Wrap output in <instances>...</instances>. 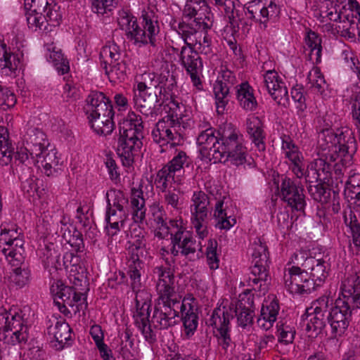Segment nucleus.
Wrapping results in <instances>:
<instances>
[{
    "instance_id": "37998d69",
    "label": "nucleus",
    "mask_w": 360,
    "mask_h": 360,
    "mask_svg": "<svg viewBox=\"0 0 360 360\" xmlns=\"http://www.w3.org/2000/svg\"><path fill=\"white\" fill-rule=\"evenodd\" d=\"M189 309L183 316V322L186 335L193 334L198 326V314L194 311L193 307L188 303Z\"/></svg>"
},
{
    "instance_id": "69168bd1",
    "label": "nucleus",
    "mask_w": 360,
    "mask_h": 360,
    "mask_svg": "<svg viewBox=\"0 0 360 360\" xmlns=\"http://www.w3.org/2000/svg\"><path fill=\"white\" fill-rule=\"evenodd\" d=\"M146 122L143 115H139L134 112H129L127 117L122 123H128V127L137 129L138 130H143V124Z\"/></svg>"
},
{
    "instance_id": "c85d7f7f",
    "label": "nucleus",
    "mask_w": 360,
    "mask_h": 360,
    "mask_svg": "<svg viewBox=\"0 0 360 360\" xmlns=\"http://www.w3.org/2000/svg\"><path fill=\"white\" fill-rule=\"evenodd\" d=\"M226 198L224 197L223 200H218L215 205L214 217L218 219L216 226L220 229H229L236 223L235 218L231 219V215H229L227 211V202H225Z\"/></svg>"
},
{
    "instance_id": "8fccbe9b",
    "label": "nucleus",
    "mask_w": 360,
    "mask_h": 360,
    "mask_svg": "<svg viewBox=\"0 0 360 360\" xmlns=\"http://www.w3.org/2000/svg\"><path fill=\"white\" fill-rule=\"evenodd\" d=\"M265 86L269 92L280 88L285 84L279 79L278 73L275 70H269L264 77Z\"/></svg>"
},
{
    "instance_id": "4be33fe9",
    "label": "nucleus",
    "mask_w": 360,
    "mask_h": 360,
    "mask_svg": "<svg viewBox=\"0 0 360 360\" xmlns=\"http://www.w3.org/2000/svg\"><path fill=\"white\" fill-rule=\"evenodd\" d=\"M157 269L159 280L157 283L156 288L160 295V299L164 300L165 298H169V297H172L174 294V276L169 268H163L161 266L158 267Z\"/></svg>"
},
{
    "instance_id": "0eeeda50",
    "label": "nucleus",
    "mask_w": 360,
    "mask_h": 360,
    "mask_svg": "<svg viewBox=\"0 0 360 360\" xmlns=\"http://www.w3.org/2000/svg\"><path fill=\"white\" fill-rule=\"evenodd\" d=\"M252 263L254 264L250 267L248 285L255 290L263 291L264 294L267 291L266 282L269 278V253L267 246L261 241L255 244Z\"/></svg>"
},
{
    "instance_id": "79ce46f5",
    "label": "nucleus",
    "mask_w": 360,
    "mask_h": 360,
    "mask_svg": "<svg viewBox=\"0 0 360 360\" xmlns=\"http://www.w3.org/2000/svg\"><path fill=\"white\" fill-rule=\"evenodd\" d=\"M48 25L51 26H57L60 24L62 20V13L60 12V7L55 2L49 4V6L43 12Z\"/></svg>"
},
{
    "instance_id": "b1692460",
    "label": "nucleus",
    "mask_w": 360,
    "mask_h": 360,
    "mask_svg": "<svg viewBox=\"0 0 360 360\" xmlns=\"http://www.w3.org/2000/svg\"><path fill=\"white\" fill-rule=\"evenodd\" d=\"M236 96L240 106L248 111H252L257 105V100L253 94V89L248 82L236 86Z\"/></svg>"
},
{
    "instance_id": "13d9d810",
    "label": "nucleus",
    "mask_w": 360,
    "mask_h": 360,
    "mask_svg": "<svg viewBox=\"0 0 360 360\" xmlns=\"http://www.w3.org/2000/svg\"><path fill=\"white\" fill-rule=\"evenodd\" d=\"M131 241L129 243H131V245L129 247V249L131 250V259L133 261V263L136 265V263L139 264L141 263V260L139 259V256L138 253H134V250L139 252L141 250L146 247L144 236H140L136 238H131Z\"/></svg>"
},
{
    "instance_id": "4468645a",
    "label": "nucleus",
    "mask_w": 360,
    "mask_h": 360,
    "mask_svg": "<svg viewBox=\"0 0 360 360\" xmlns=\"http://www.w3.org/2000/svg\"><path fill=\"white\" fill-rule=\"evenodd\" d=\"M160 95L161 89L156 87L154 90H148V92L143 94V96H134V105L146 122H153L156 120L158 117L156 105L160 101Z\"/></svg>"
},
{
    "instance_id": "a211bd4d",
    "label": "nucleus",
    "mask_w": 360,
    "mask_h": 360,
    "mask_svg": "<svg viewBox=\"0 0 360 360\" xmlns=\"http://www.w3.org/2000/svg\"><path fill=\"white\" fill-rule=\"evenodd\" d=\"M87 117H98L99 115L110 114L114 116L112 104L109 98L99 91H91L86 98L85 107Z\"/></svg>"
},
{
    "instance_id": "7c9ffc66",
    "label": "nucleus",
    "mask_w": 360,
    "mask_h": 360,
    "mask_svg": "<svg viewBox=\"0 0 360 360\" xmlns=\"http://www.w3.org/2000/svg\"><path fill=\"white\" fill-rule=\"evenodd\" d=\"M20 63L17 56L11 51V49L3 41H0V72L8 69L14 72Z\"/></svg>"
},
{
    "instance_id": "f704fd0d",
    "label": "nucleus",
    "mask_w": 360,
    "mask_h": 360,
    "mask_svg": "<svg viewBox=\"0 0 360 360\" xmlns=\"http://www.w3.org/2000/svg\"><path fill=\"white\" fill-rule=\"evenodd\" d=\"M9 279L11 283L18 288L26 285L30 280L31 271L30 264L21 265V266L12 267Z\"/></svg>"
},
{
    "instance_id": "bb28decb",
    "label": "nucleus",
    "mask_w": 360,
    "mask_h": 360,
    "mask_svg": "<svg viewBox=\"0 0 360 360\" xmlns=\"http://www.w3.org/2000/svg\"><path fill=\"white\" fill-rule=\"evenodd\" d=\"M279 310L278 301L274 299L269 305H263L261 309V314L257 319L258 326L268 330L272 326V323L276 320Z\"/></svg>"
},
{
    "instance_id": "423d86ee",
    "label": "nucleus",
    "mask_w": 360,
    "mask_h": 360,
    "mask_svg": "<svg viewBox=\"0 0 360 360\" xmlns=\"http://www.w3.org/2000/svg\"><path fill=\"white\" fill-rule=\"evenodd\" d=\"M155 8H148L142 13L143 29L137 24L136 20H133L130 27L126 31L128 39H134L136 43L143 44H150L153 46L156 45V37L160 32L159 17L156 13Z\"/></svg>"
},
{
    "instance_id": "2eb2a0df",
    "label": "nucleus",
    "mask_w": 360,
    "mask_h": 360,
    "mask_svg": "<svg viewBox=\"0 0 360 360\" xmlns=\"http://www.w3.org/2000/svg\"><path fill=\"white\" fill-rule=\"evenodd\" d=\"M21 313L0 309V330L2 329L4 333L11 331L16 338L20 335L26 338L31 335L30 328L25 323Z\"/></svg>"
},
{
    "instance_id": "774afa93",
    "label": "nucleus",
    "mask_w": 360,
    "mask_h": 360,
    "mask_svg": "<svg viewBox=\"0 0 360 360\" xmlns=\"http://www.w3.org/2000/svg\"><path fill=\"white\" fill-rule=\"evenodd\" d=\"M16 103V98L8 88L0 89V104L5 105L8 108L13 107Z\"/></svg>"
},
{
    "instance_id": "680f3d73",
    "label": "nucleus",
    "mask_w": 360,
    "mask_h": 360,
    "mask_svg": "<svg viewBox=\"0 0 360 360\" xmlns=\"http://www.w3.org/2000/svg\"><path fill=\"white\" fill-rule=\"evenodd\" d=\"M49 335L53 338H70L71 328L66 323H57L54 327L49 328Z\"/></svg>"
},
{
    "instance_id": "7ed1b4c3",
    "label": "nucleus",
    "mask_w": 360,
    "mask_h": 360,
    "mask_svg": "<svg viewBox=\"0 0 360 360\" xmlns=\"http://www.w3.org/2000/svg\"><path fill=\"white\" fill-rule=\"evenodd\" d=\"M323 134L331 142L328 146L330 160L335 162L340 158L343 165L350 164L356 151L357 143L353 131L348 127L338 129L335 133L327 130Z\"/></svg>"
},
{
    "instance_id": "de8ad7c7",
    "label": "nucleus",
    "mask_w": 360,
    "mask_h": 360,
    "mask_svg": "<svg viewBox=\"0 0 360 360\" xmlns=\"http://www.w3.org/2000/svg\"><path fill=\"white\" fill-rule=\"evenodd\" d=\"M345 222L349 225L353 236V242L356 246H360V224L354 214L350 211L349 219L345 215L344 217Z\"/></svg>"
},
{
    "instance_id": "a19ab883",
    "label": "nucleus",
    "mask_w": 360,
    "mask_h": 360,
    "mask_svg": "<svg viewBox=\"0 0 360 360\" xmlns=\"http://www.w3.org/2000/svg\"><path fill=\"white\" fill-rule=\"evenodd\" d=\"M27 21L30 28L34 31L37 30H46L48 23L43 13H38L32 12L31 11H27Z\"/></svg>"
},
{
    "instance_id": "c03bdc74",
    "label": "nucleus",
    "mask_w": 360,
    "mask_h": 360,
    "mask_svg": "<svg viewBox=\"0 0 360 360\" xmlns=\"http://www.w3.org/2000/svg\"><path fill=\"white\" fill-rule=\"evenodd\" d=\"M127 218V216H122L120 218L119 212L115 211L114 210H110L106 212V221L110 225L111 229H113L114 231L110 233L108 231V233L111 235H115L120 230V224L121 226H123L124 221Z\"/></svg>"
},
{
    "instance_id": "ddd939ff",
    "label": "nucleus",
    "mask_w": 360,
    "mask_h": 360,
    "mask_svg": "<svg viewBox=\"0 0 360 360\" xmlns=\"http://www.w3.org/2000/svg\"><path fill=\"white\" fill-rule=\"evenodd\" d=\"M136 313L134 315L135 324L145 338H151L150 325V295L145 290H138L136 293Z\"/></svg>"
},
{
    "instance_id": "58836bf2",
    "label": "nucleus",
    "mask_w": 360,
    "mask_h": 360,
    "mask_svg": "<svg viewBox=\"0 0 360 360\" xmlns=\"http://www.w3.org/2000/svg\"><path fill=\"white\" fill-rule=\"evenodd\" d=\"M323 182L316 185H309L308 191L314 200L321 204L327 203L330 198V189L324 186Z\"/></svg>"
},
{
    "instance_id": "2f4dec72",
    "label": "nucleus",
    "mask_w": 360,
    "mask_h": 360,
    "mask_svg": "<svg viewBox=\"0 0 360 360\" xmlns=\"http://www.w3.org/2000/svg\"><path fill=\"white\" fill-rule=\"evenodd\" d=\"M170 104L168 115L163 118L168 121H173L174 125H179L181 130L186 129L188 122H186L187 120H185L186 117L184 115L186 112L185 106L175 101H172Z\"/></svg>"
},
{
    "instance_id": "1a4fd4ad",
    "label": "nucleus",
    "mask_w": 360,
    "mask_h": 360,
    "mask_svg": "<svg viewBox=\"0 0 360 360\" xmlns=\"http://www.w3.org/2000/svg\"><path fill=\"white\" fill-rule=\"evenodd\" d=\"M335 306V302L328 296H321L314 300L310 307L307 308L308 315H314V322L310 319L311 323H307L306 330L309 332L313 330L315 334L307 335V338H316L329 319V314Z\"/></svg>"
},
{
    "instance_id": "ea45409f",
    "label": "nucleus",
    "mask_w": 360,
    "mask_h": 360,
    "mask_svg": "<svg viewBox=\"0 0 360 360\" xmlns=\"http://www.w3.org/2000/svg\"><path fill=\"white\" fill-rule=\"evenodd\" d=\"M26 147L46 145L45 134L39 129L30 127L24 136Z\"/></svg>"
},
{
    "instance_id": "9d476101",
    "label": "nucleus",
    "mask_w": 360,
    "mask_h": 360,
    "mask_svg": "<svg viewBox=\"0 0 360 360\" xmlns=\"http://www.w3.org/2000/svg\"><path fill=\"white\" fill-rule=\"evenodd\" d=\"M283 279L285 286L290 293L308 294L314 290V283L310 280L309 272L298 266L289 268Z\"/></svg>"
},
{
    "instance_id": "20e7f679",
    "label": "nucleus",
    "mask_w": 360,
    "mask_h": 360,
    "mask_svg": "<svg viewBox=\"0 0 360 360\" xmlns=\"http://www.w3.org/2000/svg\"><path fill=\"white\" fill-rule=\"evenodd\" d=\"M219 143L213 154V162H226L239 166L245 162L246 148L238 139V134L231 128L217 131Z\"/></svg>"
},
{
    "instance_id": "6e6552de",
    "label": "nucleus",
    "mask_w": 360,
    "mask_h": 360,
    "mask_svg": "<svg viewBox=\"0 0 360 360\" xmlns=\"http://www.w3.org/2000/svg\"><path fill=\"white\" fill-rule=\"evenodd\" d=\"M128 123L120 124V136L117 153L125 167L131 166L134 160L135 153L141 148L143 137V131L128 127Z\"/></svg>"
},
{
    "instance_id": "f8f14e48",
    "label": "nucleus",
    "mask_w": 360,
    "mask_h": 360,
    "mask_svg": "<svg viewBox=\"0 0 360 360\" xmlns=\"http://www.w3.org/2000/svg\"><path fill=\"white\" fill-rule=\"evenodd\" d=\"M173 121L162 118L155 125L152 131L153 139L158 143L165 145L171 143L172 146L181 144L183 141V130L179 126H174Z\"/></svg>"
},
{
    "instance_id": "e2e57ef3",
    "label": "nucleus",
    "mask_w": 360,
    "mask_h": 360,
    "mask_svg": "<svg viewBox=\"0 0 360 360\" xmlns=\"http://www.w3.org/2000/svg\"><path fill=\"white\" fill-rule=\"evenodd\" d=\"M49 59L58 70L62 71V74H65L69 70V67L65 64L63 54L60 50L56 51L53 48L49 54Z\"/></svg>"
},
{
    "instance_id": "6ab92c4d",
    "label": "nucleus",
    "mask_w": 360,
    "mask_h": 360,
    "mask_svg": "<svg viewBox=\"0 0 360 360\" xmlns=\"http://www.w3.org/2000/svg\"><path fill=\"white\" fill-rule=\"evenodd\" d=\"M233 318L225 308H216L208 320L207 325L216 338H226L229 330L230 320Z\"/></svg>"
},
{
    "instance_id": "49530a36",
    "label": "nucleus",
    "mask_w": 360,
    "mask_h": 360,
    "mask_svg": "<svg viewBox=\"0 0 360 360\" xmlns=\"http://www.w3.org/2000/svg\"><path fill=\"white\" fill-rule=\"evenodd\" d=\"M217 242L215 240H210L206 250L207 264L211 269L219 268V259L217 254Z\"/></svg>"
},
{
    "instance_id": "aec40b11",
    "label": "nucleus",
    "mask_w": 360,
    "mask_h": 360,
    "mask_svg": "<svg viewBox=\"0 0 360 360\" xmlns=\"http://www.w3.org/2000/svg\"><path fill=\"white\" fill-rule=\"evenodd\" d=\"M240 300L236 304L234 312L238 319V324L243 327L252 323L253 319L254 295L245 292L240 295Z\"/></svg>"
},
{
    "instance_id": "09e8293b",
    "label": "nucleus",
    "mask_w": 360,
    "mask_h": 360,
    "mask_svg": "<svg viewBox=\"0 0 360 360\" xmlns=\"http://www.w3.org/2000/svg\"><path fill=\"white\" fill-rule=\"evenodd\" d=\"M345 193L349 198L360 193V174L349 175L345 184Z\"/></svg>"
},
{
    "instance_id": "c9c22d12",
    "label": "nucleus",
    "mask_w": 360,
    "mask_h": 360,
    "mask_svg": "<svg viewBox=\"0 0 360 360\" xmlns=\"http://www.w3.org/2000/svg\"><path fill=\"white\" fill-rule=\"evenodd\" d=\"M101 65L105 68L109 63H115L120 58V49L115 43H109L105 45L101 52Z\"/></svg>"
},
{
    "instance_id": "72a5a7b5",
    "label": "nucleus",
    "mask_w": 360,
    "mask_h": 360,
    "mask_svg": "<svg viewBox=\"0 0 360 360\" xmlns=\"http://www.w3.org/2000/svg\"><path fill=\"white\" fill-rule=\"evenodd\" d=\"M230 86L223 80H217L214 85V93L216 98L217 111L218 114H223L228 103L226 99L229 94Z\"/></svg>"
},
{
    "instance_id": "864d4df0",
    "label": "nucleus",
    "mask_w": 360,
    "mask_h": 360,
    "mask_svg": "<svg viewBox=\"0 0 360 360\" xmlns=\"http://www.w3.org/2000/svg\"><path fill=\"white\" fill-rule=\"evenodd\" d=\"M176 84L175 77L173 75H171L169 70H164L158 77V83L155 86V88L158 87L159 89H168L172 90L174 86Z\"/></svg>"
},
{
    "instance_id": "3c124183",
    "label": "nucleus",
    "mask_w": 360,
    "mask_h": 360,
    "mask_svg": "<svg viewBox=\"0 0 360 360\" xmlns=\"http://www.w3.org/2000/svg\"><path fill=\"white\" fill-rule=\"evenodd\" d=\"M307 45L311 49V51H316V62H319L321 56V39L319 35L312 31L308 32L306 39Z\"/></svg>"
},
{
    "instance_id": "393cba45",
    "label": "nucleus",
    "mask_w": 360,
    "mask_h": 360,
    "mask_svg": "<svg viewBox=\"0 0 360 360\" xmlns=\"http://www.w3.org/2000/svg\"><path fill=\"white\" fill-rule=\"evenodd\" d=\"M197 143L201 146V151L206 153L210 158V160H213V154L214 150L216 153L217 144L219 143V136H217L214 135V131L212 128H209L202 131L197 139Z\"/></svg>"
},
{
    "instance_id": "cd10ccee",
    "label": "nucleus",
    "mask_w": 360,
    "mask_h": 360,
    "mask_svg": "<svg viewBox=\"0 0 360 360\" xmlns=\"http://www.w3.org/2000/svg\"><path fill=\"white\" fill-rule=\"evenodd\" d=\"M131 205L133 209V219L136 223H142L146 217L145 199L141 189L132 188L131 190Z\"/></svg>"
},
{
    "instance_id": "412c9836",
    "label": "nucleus",
    "mask_w": 360,
    "mask_h": 360,
    "mask_svg": "<svg viewBox=\"0 0 360 360\" xmlns=\"http://www.w3.org/2000/svg\"><path fill=\"white\" fill-rule=\"evenodd\" d=\"M305 270L310 271L309 277L314 283V287L319 286L327 277L326 262L323 259L307 258L303 264Z\"/></svg>"
},
{
    "instance_id": "bf43d9fd",
    "label": "nucleus",
    "mask_w": 360,
    "mask_h": 360,
    "mask_svg": "<svg viewBox=\"0 0 360 360\" xmlns=\"http://www.w3.org/2000/svg\"><path fill=\"white\" fill-rule=\"evenodd\" d=\"M42 156L43 160H41V165L45 169L46 173L48 176L50 175L48 171L51 172V168L57 167L59 163V160L56 157V153L53 150L46 151Z\"/></svg>"
},
{
    "instance_id": "f3484780",
    "label": "nucleus",
    "mask_w": 360,
    "mask_h": 360,
    "mask_svg": "<svg viewBox=\"0 0 360 360\" xmlns=\"http://www.w3.org/2000/svg\"><path fill=\"white\" fill-rule=\"evenodd\" d=\"M302 186L289 178L283 179L281 184V196L292 209L303 211L305 205V196Z\"/></svg>"
},
{
    "instance_id": "a878e982",
    "label": "nucleus",
    "mask_w": 360,
    "mask_h": 360,
    "mask_svg": "<svg viewBox=\"0 0 360 360\" xmlns=\"http://www.w3.org/2000/svg\"><path fill=\"white\" fill-rule=\"evenodd\" d=\"M197 143L201 146V151L206 153L210 158V160H213V154L214 150L216 153L217 144L219 143V136H217L214 135V131L212 128H209L202 131L197 139Z\"/></svg>"
},
{
    "instance_id": "f03ea898",
    "label": "nucleus",
    "mask_w": 360,
    "mask_h": 360,
    "mask_svg": "<svg viewBox=\"0 0 360 360\" xmlns=\"http://www.w3.org/2000/svg\"><path fill=\"white\" fill-rule=\"evenodd\" d=\"M209 7L205 0H187L183 11L184 18L192 19L191 22H182L179 24V30L182 33V38L188 46L193 44L198 41L195 37L200 29H210L212 25L207 14Z\"/></svg>"
},
{
    "instance_id": "473e14b6",
    "label": "nucleus",
    "mask_w": 360,
    "mask_h": 360,
    "mask_svg": "<svg viewBox=\"0 0 360 360\" xmlns=\"http://www.w3.org/2000/svg\"><path fill=\"white\" fill-rule=\"evenodd\" d=\"M108 196V194H107ZM107 210H114L119 212L120 218L122 216H127L126 207L128 205V198L121 191H113L111 194V198L108 197Z\"/></svg>"
},
{
    "instance_id": "39448f33",
    "label": "nucleus",
    "mask_w": 360,
    "mask_h": 360,
    "mask_svg": "<svg viewBox=\"0 0 360 360\" xmlns=\"http://www.w3.org/2000/svg\"><path fill=\"white\" fill-rule=\"evenodd\" d=\"M50 290L53 296L55 304L65 314L67 311L70 312L68 308H70L75 314L87 308L86 297L82 298L84 294L77 292L74 287L65 285L60 280H54Z\"/></svg>"
},
{
    "instance_id": "0e129e2a",
    "label": "nucleus",
    "mask_w": 360,
    "mask_h": 360,
    "mask_svg": "<svg viewBox=\"0 0 360 360\" xmlns=\"http://www.w3.org/2000/svg\"><path fill=\"white\" fill-rule=\"evenodd\" d=\"M160 305L158 303V305L155 306L153 316L152 317V322L154 323H157L160 328H167L168 326L171 325V320L169 316L165 314L162 311H160L159 306Z\"/></svg>"
},
{
    "instance_id": "a18cd8bd",
    "label": "nucleus",
    "mask_w": 360,
    "mask_h": 360,
    "mask_svg": "<svg viewBox=\"0 0 360 360\" xmlns=\"http://www.w3.org/2000/svg\"><path fill=\"white\" fill-rule=\"evenodd\" d=\"M13 155L11 143L4 136L0 137V165H7L12 160Z\"/></svg>"
},
{
    "instance_id": "e433bc0d",
    "label": "nucleus",
    "mask_w": 360,
    "mask_h": 360,
    "mask_svg": "<svg viewBox=\"0 0 360 360\" xmlns=\"http://www.w3.org/2000/svg\"><path fill=\"white\" fill-rule=\"evenodd\" d=\"M324 156L325 158H321L313 162V167L318 170L317 172L320 174V177L323 183L330 181L332 170L334 167V165L331 164L333 162L330 160L329 152L324 154Z\"/></svg>"
},
{
    "instance_id": "5701e85b",
    "label": "nucleus",
    "mask_w": 360,
    "mask_h": 360,
    "mask_svg": "<svg viewBox=\"0 0 360 360\" xmlns=\"http://www.w3.org/2000/svg\"><path fill=\"white\" fill-rule=\"evenodd\" d=\"M247 131L257 149L259 151H264L265 150L264 141L265 135L263 123L258 117H252L247 120Z\"/></svg>"
},
{
    "instance_id": "c756f323",
    "label": "nucleus",
    "mask_w": 360,
    "mask_h": 360,
    "mask_svg": "<svg viewBox=\"0 0 360 360\" xmlns=\"http://www.w3.org/2000/svg\"><path fill=\"white\" fill-rule=\"evenodd\" d=\"M110 114L99 115L98 117H88L91 128L98 134L108 135L112 133L114 129V122Z\"/></svg>"
},
{
    "instance_id": "5fc2aeb1",
    "label": "nucleus",
    "mask_w": 360,
    "mask_h": 360,
    "mask_svg": "<svg viewBox=\"0 0 360 360\" xmlns=\"http://www.w3.org/2000/svg\"><path fill=\"white\" fill-rule=\"evenodd\" d=\"M179 248H181L180 253L186 257H189L190 255H193L196 252V243L195 240L190 236H184L179 242Z\"/></svg>"
},
{
    "instance_id": "6e6d98bb",
    "label": "nucleus",
    "mask_w": 360,
    "mask_h": 360,
    "mask_svg": "<svg viewBox=\"0 0 360 360\" xmlns=\"http://www.w3.org/2000/svg\"><path fill=\"white\" fill-rule=\"evenodd\" d=\"M272 98L280 105L288 107L290 104L289 95L288 93L287 87L284 84L280 88L274 89L269 92Z\"/></svg>"
},
{
    "instance_id": "4c0bfd02",
    "label": "nucleus",
    "mask_w": 360,
    "mask_h": 360,
    "mask_svg": "<svg viewBox=\"0 0 360 360\" xmlns=\"http://www.w3.org/2000/svg\"><path fill=\"white\" fill-rule=\"evenodd\" d=\"M103 69L111 82H115L116 79L123 80L126 77L127 67L125 63L122 60H119L115 63H109Z\"/></svg>"
},
{
    "instance_id": "dca6fc26",
    "label": "nucleus",
    "mask_w": 360,
    "mask_h": 360,
    "mask_svg": "<svg viewBox=\"0 0 360 360\" xmlns=\"http://www.w3.org/2000/svg\"><path fill=\"white\" fill-rule=\"evenodd\" d=\"M192 201L193 204L191 205V211L194 216L193 224L196 232L200 238H204L206 236V231L204 227L210 205V200L207 194L202 191L195 192L193 195Z\"/></svg>"
},
{
    "instance_id": "4d7b16f0",
    "label": "nucleus",
    "mask_w": 360,
    "mask_h": 360,
    "mask_svg": "<svg viewBox=\"0 0 360 360\" xmlns=\"http://www.w3.org/2000/svg\"><path fill=\"white\" fill-rule=\"evenodd\" d=\"M175 172L167 164L157 174L155 183L161 184L163 189L167 186V181L170 179L174 180Z\"/></svg>"
},
{
    "instance_id": "9b49d317",
    "label": "nucleus",
    "mask_w": 360,
    "mask_h": 360,
    "mask_svg": "<svg viewBox=\"0 0 360 360\" xmlns=\"http://www.w3.org/2000/svg\"><path fill=\"white\" fill-rule=\"evenodd\" d=\"M197 44L201 45L200 39H198L192 45L182 46L180 52V60L182 65L190 75L193 85L200 89L202 83L199 77V72L202 68V63L198 53L193 50V47Z\"/></svg>"
},
{
    "instance_id": "338daca9",
    "label": "nucleus",
    "mask_w": 360,
    "mask_h": 360,
    "mask_svg": "<svg viewBox=\"0 0 360 360\" xmlns=\"http://www.w3.org/2000/svg\"><path fill=\"white\" fill-rule=\"evenodd\" d=\"M188 159V157L184 151H179L167 165L172 168V170L176 172L183 168L184 165L187 163Z\"/></svg>"
},
{
    "instance_id": "052dcab7",
    "label": "nucleus",
    "mask_w": 360,
    "mask_h": 360,
    "mask_svg": "<svg viewBox=\"0 0 360 360\" xmlns=\"http://www.w3.org/2000/svg\"><path fill=\"white\" fill-rule=\"evenodd\" d=\"M24 252H18L7 250L6 253H3L12 267L21 266V265L29 264L23 256Z\"/></svg>"
},
{
    "instance_id": "603ef678",
    "label": "nucleus",
    "mask_w": 360,
    "mask_h": 360,
    "mask_svg": "<svg viewBox=\"0 0 360 360\" xmlns=\"http://www.w3.org/2000/svg\"><path fill=\"white\" fill-rule=\"evenodd\" d=\"M51 3H53V0H25L24 5L27 11L41 13L46 11Z\"/></svg>"
},
{
    "instance_id": "f257e3e1",
    "label": "nucleus",
    "mask_w": 360,
    "mask_h": 360,
    "mask_svg": "<svg viewBox=\"0 0 360 360\" xmlns=\"http://www.w3.org/2000/svg\"><path fill=\"white\" fill-rule=\"evenodd\" d=\"M341 288L344 299L335 301L328 320L336 336H341L349 326L351 305L352 308L360 309V278L356 275H349L342 281Z\"/></svg>"
}]
</instances>
